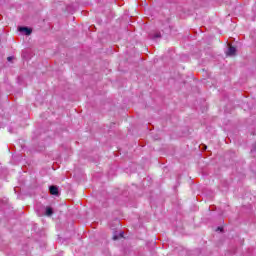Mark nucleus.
Returning a JSON list of instances; mask_svg holds the SVG:
<instances>
[{"label": "nucleus", "mask_w": 256, "mask_h": 256, "mask_svg": "<svg viewBox=\"0 0 256 256\" xmlns=\"http://www.w3.org/2000/svg\"><path fill=\"white\" fill-rule=\"evenodd\" d=\"M7 61H13V56H9V57L7 58Z\"/></svg>", "instance_id": "0eeeda50"}, {"label": "nucleus", "mask_w": 256, "mask_h": 256, "mask_svg": "<svg viewBox=\"0 0 256 256\" xmlns=\"http://www.w3.org/2000/svg\"><path fill=\"white\" fill-rule=\"evenodd\" d=\"M217 231H223V228L218 227V228H217Z\"/></svg>", "instance_id": "6e6552de"}, {"label": "nucleus", "mask_w": 256, "mask_h": 256, "mask_svg": "<svg viewBox=\"0 0 256 256\" xmlns=\"http://www.w3.org/2000/svg\"><path fill=\"white\" fill-rule=\"evenodd\" d=\"M123 235H124L123 231H120V232H119V235L115 234V235L113 236V240H114V241H117V239L123 238Z\"/></svg>", "instance_id": "20e7f679"}, {"label": "nucleus", "mask_w": 256, "mask_h": 256, "mask_svg": "<svg viewBox=\"0 0 256 256\" xmlns=\"http://www.w3.org/2000/svg\"><path fill=\"white\" fill-rule=\"evenodd\" d=\"M46 215H47V217H51V215H53V208L47 207L46 208Z\"/></svg>", "instance_id": "39448f33"}, {"label": "nucleus", "mask_w": 256, "mask_h": 256, "mask_svg": "<svg viewBox=\"0 0 256 256\" xmlns=\"http://www.w3.org/2000/svg\"><path fill=\"white\" fill-rule=\"evenodd\" d=\"M18 31H20V33H25L26 35H31V33H33V30L28 27H19Z\"/></svg>", "instance_id": "f257e3e1"}, {"label": "nucleus", "mask_w": 256, "mask_h": 256, "mask_svg": "<svg viewBox=\"0 0 256 256\" xmlns=\"http://www.w3.org/2000/svg\"><path fill=\"white\" fill-rule=\"evenodd\" d=\"M237 53V48L230 46L226 55H228L229 57H233V55H235Z\"/></svg>", "instance_id": "f03ea898"}, {"label": "nucleus", "mask_w": 256, "mask_h": 256, "mask_svg": "<svg viewBox=\"0 0 256 256\" xmlns=\"http://www.w3.org/2000/svg\"><path fill=\"white\" fill-rule=\"evenodd\" d=\"M161 37V33L160 32H156L153 36L152 39H159Z\"/></svg>", "instance_id": "423d86ee"}, {"label": "nucleus", "mask_w": 256, "mask_h": 256, "mask_svg": "<svg viewBox=\"0 0 256 256\" xmlns=\"http://www.w3.org/2000/svg\"><path fill=\"white\" fill-rule=\"evenodd\" d=\"M49 191L51 195H59V188L57 186H50Z\"/></svg>", "instance_id": "7ed1b4c3"}]
</instances>
